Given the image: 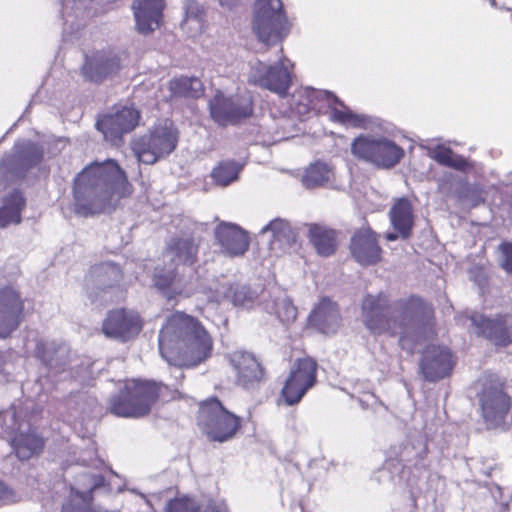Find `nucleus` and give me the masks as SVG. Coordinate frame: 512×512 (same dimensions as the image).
I'll use <instances>...</instances> for the list:
<instances>
[{"label": "nucleus", "instance_id": "obj_19", "mask_svg": "<svg viewBox=\"0 0 512 512\" xmlns=\"http://www.w3.org/2000/svg\"><path fill=\"white\" fill-rule=\"evenodd\" d=\"M141 328L139 315L134 311L124 309L111 311L102 326L105 336L123 342L135 337Z\"/></svg>", "mask_w": 512, "mask_h": 512}, {"label": "nucleus", "instance_id": "obj_17", "mask_svg": "<svg viewBox=\"0 0 512 512\" xmlns=\"http://www.w3.org/2000/svg\"><path fill=\"white\" fill-rule=\"evenodd\" d=\"M70 349L65 342L37 338L34 356L48 369L49 377H56L66 372Z\"/></svg>", "mask_w": 512, "mask_h": 512}, {"label": "nucleus", "instance_id": "obj_40", "mask_svg": "<svg viewBox=\"0 0 512 512\" xmlns=\"http://www.w3.org/2000/svg\"><path fill=\"white\" fill-rule=\"evenodd\" d=\"M62 512H113L92 504V497L77 493H71L68 500L62 506Z\"/></svg>", "mask_w": 512, "mask_h": 512}, {"label": "nucleus", "instance_id": "obj_5", "mask_svg": "<svg viewBox=\"0 0 512 512\" xmlns=\"http://www.w3.org/2000/svg\"><path fill=\"white\" fill-rule=\"evenodd\" d=\"M178 143V132L171 122L164 121L147 134L133 139L134 155L139 162L152 165L172 153Z\"/></svg>", "mask_w": 512, "mask_h": 512}, {"label": "nucleus", "instance_id": "obj_53", "mask_svg": "<svg viewBox=\"0 0 512 512\" xmlns=\"http://www.w3.org/2000/svg\"><path fill=\"white\" fill-rule=\"evenodd\" d=\"M386 239L388 241H395L397 239V235L395 233H388L386 235Z\"/></svg>", "mask_w": 512, "mask_h": 512}, {"label": "nucleus", "instance_id": "obj_8", "mask_svg": "<svg viewBox=\"0 0 512 512\" xmlns=\"http://www.w3.org/2000/svg\"><path fill=\"white\" fill-rule=\"evenodd\" d=\"M279 59L272 65L257 61L251 65L248 82L261 88L270 90L281 97L287 95L292 84L293 63L283 56V49H278Z\"/></svg>", "mask_w": 512, "mask_h": 512}, {"label": "nucleus", "instance_id": "obj_23", "mask_svg": "<svg viewBox=\"0 0 512 512\" xmlns=\"http://www.w3.org/2000/svg\"><path fill=\"white\" fill-rule=\"evenodd\" d=\"M234 369L237 371V381L245 388L253 387L263 380L264 369L251 353L234 352L231 357Z\"/></svg>", "mask_w": 512, "mask_h": 512}, {"label": "nucleus", "instance_id": "obj_9", "mask_svg": "<svg viewBox=\"0 0 512 512\" xmlns=\"http://www.w3.org/2000/svg\"><path fill=\"white\" fill-rule=\"evenodd\" d=\"M287 19L281 0H257L254 9L253 31L266 44L280 41Z\"/></svg>", "mask_w": 512, "mask_h": 512}, {"label": "nucleus", "instance_id": "obj_12", "mask_svg": "<svg viewBox=\"0 0 512 512\" xmlns=\"http://www.w3.org/2000/svg\"><path fill=\"white\" fill-rule=\"evenodd\" d=\"M210 114L220 125L234 123L252 114L251 97L247 94L225 96L217 92L209 102Z\"/></svg>", "mask_w": 512, "mask_h": 512}, {"label": "nucleus", "instance_id": "obj_39", "mask_svg": "<svg viewBox=\"0 0 512 512\" xmlns=\"http://www.w3.org/2000/svg\"><path fill=\"white\" fill-rule=\"evenodd\" d=\"M21 414L20 405L15 403L9 409L0 413V427L3 434L14 436L27 427L29 423L20 420Z\"/></svg>", "mask_w": 512, "mask_h": 512}, {"label": "nucleus", "instance_id": "obj_13", "mask_svg": "<svg viewBox=\"0 0 512 512\" xmlns=\"http://www.w3.org/2000/svg\"><path fill=\"white\" fill-rule=\"evenodd\" d=\"M317 363L311 358L298 359L282 389V396L288 405L298 403L316 382Z\"/></svg>", "mask_w": 512, "mask_h": 512}, {"label": "nucleus", "instance_id": "obj_26", "mask_svg": "<svg viewBox=\"0 0 512 512\" xmlns=\"http://www.w3.org/2000/svg\"><path fill=\"white\" fill-rule=\"evenodd\" d=\"M119 68V59L115 54L98 51L86 58L82 72L89 80L99 82L116 73Z\"/></svg>", "mask_w": 512, "mask_h": 512}, {"label": "nucleus", "instance_id": "obj_46", "mask_svg": "<svg viewBox=\"0 0 512 512\" xmlns=\"http://www.w3.org/2000/svg\"><path fill=\"white\" fill-rule=\"evenodd\" d=\"M498 250L501 267L508 273H512V242H502Z\"/></svg>", "mask_w": 512, "mask_h": 512}, {"label": "nucleus", "instance_id": "obj_44", "mask_svg": "<svg viewBox=\"0 0 512 512\" xmlns=\"http://www.w3.org/2000/svg\"><path fill=\"white\" fill-rule=\"evenodd\" d=\"M104 484V477L100 474H90L86 471L82 472L76 478L71 493H83V495L91 496L93 490Z\"/></svg>", "mask_w": 512, "mask_h": 512}, {"label": "nucleus", "instance_id": "obj_54", "mask_svg": "<svg viewBox=\"0 0 512 512\" xmlns=\"http://www.w3.org/2000/svg\"><path fill=\"white\" fill-rule=\"evenodd\" d=\"M491 3H492V4L494 5V3H495V0H491Z\"/></svg>", "mask_w": 512, "mask_h": 512}, {"label": "nucleus", "instance_id": "obj_21", "mask_svg": "<svg viewBox=\"0 0 512 512\" xmlns=\"http://www.w3.org/2000/svg\"><path fill=\"white\" fill-rule=\"evenodd\" d=\"M164 7V0H134L132 9L137 31L146 35L158 29Z\"/></svg>", "mask_w": 512, "mask_h": 512}, {"label": "nucleus", "instance_id": "obj_14", "mask_svg": "<svg viewBox=\"0 0 512 512\" xmlns=\"http://www.w3.org/2000/svg\"><path fill=\"white\" fill-rule=\"evenodd\" d=\"M139 118L140 114L137 109L132 106H122L99 119L96 127L103 133L106 141L117 146L120 144L122 136L137 126Z\"/></svg>", "mask_w": 512, "mask_h": 512}, {"label": "nucleus", "instance_id": "obj_22", "mask_svg": "<svg viewBox=\"0 0 512 512\" xmlns=\"http://www.w3.org/2000/svg\"><path fill=\"white\" fill-rule=\"evenodd\" d=\"M215 238L223 252L229 256H241L249 248L247 233L232 223H220L215 229Z\"/></svg>", "mask_w": 512, "mask_h": 512}, {"label": "nucleus", "instance_id": "obj_35", "mask_svg": "<svg viewBox=\"0 0 512 512\" xmlns=\"http://www.w3.org/2000/svg\"><path fill=\"white\" fill-rule=\"evenodd\" d=\"M25 199L18 191H14L3 199L0 206V227L21 221V211L25 207Z\"/></svg>", "mask_w": 512, "mask_h": 512}, {"label": "nucleus", "instance_id": "obj_16", "mask_svg": "<svg viewBox=\"0 0 512 512\" xmlns=\"http://www.w3.org/2000/svg\"><path fill=\"white\" fill-rule=\"evenodd\" d=\"M43 153V148L33 142H17L12 153L1 161L0 172L16 177L23 176L29 168L42 160Z\"/></svg>", "mask_w": 512, "mask_h": 512}, {"label": "nucleus", "instance_id": "obj_20", "mask_svg": "<svg viewBox=\"0 0 512 512\" xmlns=\"http://www.w3.org/2000/svg\"><path fill=\"white\" fill-rule=\"evenodd\" d=\"M349 248L353 259L363 267L376 265L382 258V249L370 228L357 230L351 237Z\"/></svg>", "mask_w": 512, "mask_h": 512}, {"label": "nucleus", "instance_id": "obj_51", "mask_svg": "<svg viewBox=\"0 0 512 512\" xmlns=\"http://www.w3.org/2000/svg\"><path fill=\"white\" fill-rule=\"evenodd\" d=\"M169 364H170V365H173V366L175 367V368H174V371H173V373L175 374V375H174V376H175V378H176V379H181V378H183V376H184V375H183V373H182V371H181V367H182V366H180V365H175V364H173V363H169Z\"/></svg>", "mask_w": 512, "mask_h": 512}, {"label": "nucleus", "instance_id": "obj_52", "mask_svg": "<svg viewBox=\"0 0 512 512\" xmlns=\"http://www.w3.org/2000/svg\"><path fill=\"white\" fill-rule=\"evenodd\" d=\"M204 512H226L224 509H221L215 505H208Z\"/></svg>", "mask_w": 512, "mask_h": 512}, {"label": "nucleus", "instance_id": "obj_33", "mask_svg": "<svg viewBox=\"0 0 512 512\" xmlns=\"http://www.w3.org/2000/svg\"><path fill=\"white\" fill-rule=\"evenodd\" d=\"M214 292V300L216 302L227 299L231 301L233 305L241 307H248L257 297L256 292L245 285L227 287L224 284H220L215 288Z\"/></svg>", "mask_w": 512, "mask_h": 512}, {"label": "nucleus", "instance_id": "obj_10", "mask_svg": "<svg viewBox=\"0 0 512 512\" xmlns=\"http://www.w3.org/2000/svg\"><path fill=\"white\" fill-rule=\"evenodd\" d=\"M479 403L486 427L502 428L511 407V398L505 390L504 383L498 378L485 382L479 394Z\"/></svg>", "mask_w": 512, "mask_h": 512}, {"label": "nucleus", "instance_id": "obj_11", "mask_svg": "<svg viewBox=\"0 0 512 512\" xmlns=\"http://www.w3.org/2000/svg\"><path fill=\"white\" fill-rule=\"evenodd\" d=\"M307 103L303 105L304 111L315 109L317 101H326L330 109L329 118L331 121L339 123L347 128H363L366 129L370 124V119L364 114L354 113L342 101L329 91L315 90L313 88H305L303 91Z\"/></svg>", "mask_w": 512, "mask_h": 512}, {"label": "nucleus", "instance_id": "obj_50", "mask_svg": "<svg viewBox=\"0 0 512 512\" xmlns=\"http://www.w3.org/2000/svg\"><path fill=\"white\" fill-rule=\"evenodd\" d=\"M240 0H219L221 6L226 8H232L239 3Z\"/></svg>", "mask_w": 512, "mask_h": 512}, {"label": "nucleus", "instance_id": "obj_18", "mask_svg": "<svg viewBox=\"0 0 512 512\" xmlns=\"http://www.w3.org/2000/svg\"><path fill=\"white\" fill-rule=\"evenodd\" d=\"M454 366L453 355L446 346L429 345L422 353L419 369L423 378L436 382L448 376Z\"/></svg>", "mask_w": 512, "mask_h": 512}, {"label": "nucleus", "instance_id": "obj_32", "mask_svg": "<svg viewBox=\"0 0 512 512\" xmlns=\"http://www.w3.org/2000/svg\"><path fill=\"white\" fill-rule=\"evenodd\" d=\"M198 253V244L192 238H179L168 245L164 259L169 260L175 266L179 264L192 265Z\"/></svg>", "mask_w": 512, "mask_h": 512}, {"label": "nucleus", "instance_id": "obj_34", "mask_svg": "<svg viewBox=\"0 0 512 512\" xmlns=\"http://www.w3.org/2000/svg\"><path fill=\"white\" fill-rule=\"evenodd\" d=\"M309 239L322 256H330L336 250V234L333 230L321 225H311L309 227Z\"/></svg>", "mask_w": 512, "mask_h": 512}, {"label": "nucleus", "instance_id": "obj_45", "mask_svg": "<svg viewBox=\"0 0 512 512\" xmlns=\"http://www.w3.org/2000/svg\"><path fill=\"white\" fill-rule=\"evenodd\" d=\"M166 512H200L198 503L189 497L170 500Z\"/></svg>", "mask_w": 512, "mask_h": 512}, {"label": "nucleus", "instance_id": "obj_30", "mask_svg": "<svg viewBox=\"0 0 512 512\" xmlns=\"http://www.w3.org/2000/svg\"><path fill=\"white\" fill-rule=\"evenodd\" d=\"M270 232L272 239L270 240V249L272 251H285L289 249L296 241V232L291 225L280 218L272 220L264 226L261 234Z\"/></svg>", "mask_w": 512, "mask_h": 512}, {"label": "nucleus", "instance_id": "obj_15", "mask_svg": "<svg viewBox=\"0 0 512 512\" xmlns=\"http://www.w3.org/2000/svg\"><path fill=\"white\" fill-rule=\"evenodd\" d=\"M23 318L24 301L20 293L9 286L0 288V339L10 337Z\"/></svg>", "mask_w": 512, "mask_h": 512}, {"label": "nucleus", "instance_id": "obj_38", "mask_svg": "<svg viewBox=\"0 0 512 512\" xmlns=\"http://www.w3.org/2000/svg\"><path fill=\"white\" fill-rule=\"evenodd\" d=\"M169 89L173 96L199 98L204 87L200 79L196 77H179L169 82Z\"/></svg>", "mask_w": 512, "mask_h": 512}, {"label": "nucleus", "instance_id": "obj_7", "mask_svg": "<svg viewBox=\"0 0 512 512\" xmlns=\"http://www.w3.org/2000/svg\"><path fill=\"white\" fill-rule=\"evenodd\" d=\"M351 152L359 159L383 168L394 167L404 156L396 143L383 136L361 134L351 144Z\"/></svg>", "mask_w": 512, "mask_h": 512}, {"label": "nucleus", "instance_id": "obj_47", "mask_svg": "<svg viewBox=\"0 0 512 512\" xmlns=\"http://www.w3.org/2000/svg\"><path fill=\"white\" fill-rule=\"evenodd\" d=\"M20 499V495L15 490L0 481V507L14 504Z\"/></svg>", "mask_w": 512, "mask_h": 512}, {"label": "nucleus", "instance_id": "obj_43", "mask_svg": "<svg viewBox=\"0 0 512 512\" xmlns=\"http://www.w3.org/2000/svg\"><path fill=\"white\" fill-rule=\"evenodd\" d=\"M241 169L242 166L235 161H223L213 169L211 177L216 184L227 186L237 180Z\"/></svg>", "mask_w": 512, "mask_h": 512}, {"label": "nucleus", "instance_id": "obj_2", "mask_svg": "<svg viewBox=\"0 0 512 512\" xmlns=\"http://www.w3.org/2000/svg\"><path fill=\"white\" fill-rule=\"evenodd\" d=\"M124 171L114 160L94 162L85 167L74 182V212L90 216L108 212L130 193Z\"/></svg>", "mask_w": 512, "mask_h": 512}, {"label": "nucleus", "instance_id": "obj_4", "mask_svg": "<svg viewBox=\"0 0 512 512\" xmlns=\"http://www.w3.org/2000/svg\"><path fill=\"white\" fill-rule=\"evenodd\" d=\"M166 388L156 382L128 380L119 394L110 399L111 413L120 417H142L148 414Z\"/></svg>", "mask_w": 512, "mask_h": 512}, {"label": "nucleus", "instance_id": "obj_48", "mask_svg": "<svg viewBox=\"0 0 512 512\" xmlns=\"http://www.w3.org/2000/svg\"><path fill=\"white\" fill-rule=\"evenodd\" d=\"M202 20V10L197 5L190 4L187 6L186 17L184 20L186 24L195 22L200 27Z\"/></svg>", "mask_w": 512, "mask_h": 512}, {"label": "nucleus", "instance_id": "obj_31", "mask_svg": "<svg viewBox=\"0 0 512 512\" xmlns=\"http://www.w3.org/2000/svg\"><path fill=\"white\" fill-rule=\"evenodd\" d=\"M391 223L403 239L410 237L414 225V214L411 202L403 197L397 199L389 212Z\"/></svg>", "mask_w": 512, "mask_h": 512}, {"label": "nucleus", "instance_id": "obj_36", "mask_svg": "<svg viewBox=\"0 0 512 512\" xmlns=\"http://www.w3.org/2000/svg\"><path fill=\"white\" fill-rule=\"evenodd\" d=\"M333 177L332 168L324 162L317 161L306 168L302 176V184L308 189L321 187L329 183Z\"/></svg>", "mask_w": 512, "mask_h": 512}, {"label": "nucleus", "instance_id": "obj_42", "mask_svg": "<svg viewBox=\"0 0 512 512\" xmlns=\"http://www.w3.org/2000/svg\"><path fill=\"white\" fill-rule=\"evenodd\" d=\"M430 156L439 164L456 170L465 171L469 168V163L465 158L456 155L450 148L444 146H437Z\"/></svg>", "mask_w": 512, "mask_h": 512}, {"label": "nucleus", "instance_id": "obj_28", "mask_svg": "<svg viewBox=\"0 0 512 512\" xmlns=\"http://www.w3.org/2000/svg\"><path fill=\"white\" fill-rule=\"evenodd\" d=\"M153 281L155 286L169 299L178 295L189 297L193 293V290L187 287L183 278L177 275L170 268L168 270H164L156 267Z\"/></svg>", "mask_w": 512, "mask_h": 512}, {"label": "nucleus", "instance_id": "obj_25", "mask_svg": "<svg viewBox=\"0 0 512 512\" xmlns=\"http://www.w3.org/2000/svg\"><path fill=\"white\" fill-rule=\"evenodd\" d=\"M309 323L323 334H334L341 325L339 308L336 303L324 297L311 312Z\"/></svg>", "mask_w": 512, "mask_h": 512}, {"label": "nucleus", "instance_id": "obj_29", "mask_svg": "<svg viewBox=\"0 0 512 512\" xmlns=\"http://www.w3.org/2000/svg\"><path fill=\"white\" fill-rule=\"evenodd\" d=\"M11 445L20 460H28L42 451L44 440L27 424L24 430L11 438Z\"/></svg>", "mask_w": 512, "mask_h": 512}, {"label": "nucleus", "instance_id": "obj_49", "mask_svg": "<svg viewBox=\"0 0 512 512\" xmlns=\"http://www.w3.org/2000/svg\"><path fill=\"white\" fill-rule=\"evenodd\" d=\"M478 464H479V461L475 460V459H471L470 462H467V465L470 468V470L476 471L479 474H482V475H485V476H489L491 468L490 467H488V468H481V467H478Z\"/></svg>", "mask_w": 512, "mask_h": 512}, {"label": "nucleus", "instance_id": "obj_27", "mask_svg": "<svg viewBox=\"0 0 512 512\" xmlns=\"http://www.w3.org/2000/svg\"><path fill=\"white\" fill-rule=\"evenodd\" d=\"M122 278V271L119 266L105 262L92 267L86 278L85 287L88 297L95 301L97 296L93 295L94 289L104 290L117 284Z\"/></svg>", "mask_w": 512, "mask_h": 512}, {"label": "nucleus", "instance_id": "obj_1", "mask_svg": "<svg viewBox=\"0 0 512 512\" xmlns=\"http://www.w3.org/2000/svg\"><path fill=\"white\" fill-rule=\"evenodd\" d=\"M361 316L371 334L398 335L399 344L410 353L434 334L433 308L416 296L398 300L390 309L387 295L367 294L361 303Z\"/></svg>", "mask_w": 512, "mask_h": 512}, {"label": "nucleus", "instance_id": "obj_24", "mask_svg": "<svg viewBox=\"0 0 512 512\" xmlns=\"http://www.w3.org/2000/svg\"><path fill=\"white\" fill-rule=\"evenodd\" d=\"M473 324L478 328V333L490 339L496 345L506 346L512 343V323L507 318H486L482 315L472 317Z\"/></svg>", "mask_w": 512, "mask_h": 512}, {"label": "nucleus", "instance_id": "obj_3", "mask_svg": "<svg viewBox=\"0 0 512 512\" xmlns=\"http://www.w3.org/2000/svg\"><path fill=\"white\" fill-rule=\"evenodd\" d=\"M210 335L195 318L173 313L159 333V351L168 363L190 367L207 359L212 351Z\"/></svg>", "mask_w": 512, "mask_h": 512}, {"label": "nucleus", "instance_id": "obj_6", "mask_svg": "<svg viewBox=\"0 0 512 512\" xmlns=\"http://www.w3.org/2000/svg\"><path fill=\"white\" fill-rule=\"evenodd\" d=\"M198 425L210 440H230L240 427V418L228 411L218 398L212 397L200 403Z\"/></svg>", "mask_w": 512, "mask_h": 512}, {"label": "nucleus", "instance_id": "obj_37", "mask_svg": "<svg viewBox=\"0 0 512 512\" xmlns=\"http://www.w3.org/2000/svg\"><path fill=\"white\" fill-rule=\"evenodd\" d=\"M265 309L269 313H274L283 323H291L297 317V308L283 292H279L274 299L266 301Z\"/></svg>", "mask_w": 512, "mask_h": 512}, {"label": "nucleus", "instance_id": "obj_41", "mask_svg": "<svg viewBox=\"0 0 512 512\" xmlns=\"http://www.w3.org/2000/svg\"><path fill=\"white\" fill-rule=\"evenodd\" d=\"M430 156L439 164L456 170L465 171L469 168V163L465 158L456 155L450 148L444 146H437Z\"/></svg>", "mask_w": 512, "mask_h": 512}]
</instances>
